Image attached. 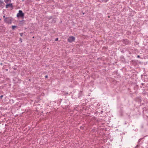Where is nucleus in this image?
Returning a JSON list of instances; mask_svg holds the SVG:
<instances>
[{"instance_id": "7", "label": "nucleus", "mask_w": 148, "mask_h": 148, "mask_svg": "<svg viewBox=\"0 0 148 148\" xmlns=\"http://www.w3.org/2000/svg\"><path fill=\"white\" fill-rule=\"evenodd\" d=\"M4 2L6 3H7L9 2H11V0H4Z\"/></svg>"}, {"instance_id": "20", "label": "nucleus", "mask_w": 148, "mask_h": 148, "mask_svg": "<svg viewBox=\"0 0 148 148\" xmlns=\"http://www.w3.org/2000/svg\"><path fill=\"white\" fill-rule=\"evenodd\" d=\"M51 17L52 18V17H50V18H51ZM50 18H50L49 19H50Z\"/></svg>"}, {"instance_id": "12", "label": "nucleus", "mask_w": 148, "mask_h": 148, "mask_svg": "<svg viewBox=\"0 0 148 148\" xmlns=\"http://www.w3.org/2000/svg\"><path fill=\"white\" fill-rule=\"evenodd\" d=\"M20 34L21 36H22L23 34L22 33H20Z\"/></svg>"}, {"instance_id": "8", "label": "nucleus", "mask_w": 148, "mask_h": 148, "mask_svg": "<svg viewBox=\"0 0 148 148\" xmlns=\"http://www.w3.org/2000/svg\"><path fill=\"white\" fill-rule=\"evenodd\" d=\"M17 27V26L15 25H13L12 26V29H14L15 28H16Z\"/></svg>"}, {"instance_id": "2", "label": "nucleus", "mask_w": 148, "mask_h": 148, "mask_svg": "<svg viewBox=\"0 0 148 148\" xmlns=\"http://www.w3.org/2000/svg\"><path fill=\"white\" fill-rule=\"evenodd\" d=\"M5 22L8 24H11L12 21V18L11 17H7L4 19Z\"/></svg>"}, {"instance_id": "17", "label": "nucleus", "mask_w": 148, "mask_h": 148, "mask_svg": "<svg viewBox=\"0 0 148 148\" xmlns=\"http://www.w3.org/2000/svg\"><path fill=\"white\" fill-rule=\"evenodd\" d=\"M121 58H124V57H123V56H121Z\"/></svg>"}, {"instance_id": "16", "label": "nucleus", "mask_w": 148, "mask_h": 148, "mask_svg": "<svg viewBox=\"0 0 148 148\" xmlns=\"http://www.w3.org/2000/svg\"><path fill=\"white\" fill-rule=\"evenodd\" d=\"M137 57L138 58H140V56L139 55H138L137 56Z\"/></svg>"}, {"instance_id": "19", "label": "nucleus", "mask_w": 148, "mask_h": 148, "mask_svg": "<svg viewBox=\"0 0 148 148\" xmlns=\"http://www.w3.org/2000/svg\"><path fill=\"white\" fill-rule=\"evenodd\" d=\"M3 17L4 18H5V16H3Z\"/></svg>"}, {"instance_id": "13", "label": "nucleus", "mask_w": 148, "mask_h": 148, "mask_svg": "<svg viewBox=\"0 0 148 148\" xmlns=\"http://www.w3.org/2000/svg\"><path fill=\"white\" fill-rule=\"evenodd\" d=\"M58 40V38H56V39H55V40L56 41H57Z\"/></svg>"}, {"instance_id": "18", "label": "nucleus", "mask_w": 148, "mask_h": 148, "mask_svg": "<svg viewBox=\"0 0 148 148\" xmlns=\"http://www.w3.org/2000/svg\"><path fill=\"white\" fill-rule=\"evenodd\" d=\"M144 83H142L141 84V85H142V86L144 85Z\"/></svg>"}, {"instance_id": "1", "label": "nucleus", "mask_w": 148, "mask_h": 148, "mask_svg": "<svg viewBox=\"0 0 148 148\" xmlns=\"http://www.w3.org/2000/svg\"><path fill=\"white\" fill-rule=\"evenodd\" d=\"M142 139H144V140L145 139L146 140H147V139H148V136H145L143 138H140L139 139L138 142V144L134 148H139L140 147V142Z\"/></svg>"}, {"instance_id": "5", "label": "nucleus", "mask_w": 148, "mask_h": 148, "mask_svg": "<svg viewBox=\"0 0 148 148\" xmlns=\"http://www.w3.org/2000/svg\"><path fill=\"white\" fill-rule=\"evenodd\" d=\"M3 1L4 0H0V7H3V5H4Z\"/></svg>"}, {"instance_id": "15", "label": "nucleus", "mask_w": 148, "mask_h": 148, "mask_svg": "<svg viewBox=\"0 0 148 148\" xmlns=\"http://www.w3.org/2000/svg\"><path fill=\"white\" fill-rule=\"evenodd\" d=\"M45 78H47L48 77V76L47 75H46L45 76Z\"/></svg>"}, {"instance_id": "9", "label": "nucleus", "mask_w": 148, "mask_h": 148, "mask_svg": "<svg viewBox=\"0 0 148 148\" xmlns=\"http://www.w3.org/2000/svg\"><path fill=\"white\" fill-rule=\"evenodd\" d=\"M102 1L103 2H107L108 1V0H102Z\"/></svg>"}, {"instance_id": "10", "label": "nucleus", "mask_w": 148, "mask_h": 148, "mask_svg": "<svg viewBox=\"0 0 148 148\" xmlns=\"http://www.w3.org/2000/svg\"><path fill=\"white\" fill-rule=\"evenodd\" d=\"M146 143L148 144V139H147V140H146Z\"/></svg>"}, {"instance_id": "3", "label": "nucleus", "mask_w": 148, "mask_h": 148, "mask_svg": "<svg viewBox=\"0 0 148 148\" xmlns=\"http://www.w3.org/2000/svg\"><path fill=\"white\" fill-rule=\"evenodd\" d=\"M24 15V13L22 11L19 10L18 11V13L17 14L16 16L17 17H23Z\"/></svg>"}, {"instance_id": "14", "label": "nucleus", "mask_w": 148, "mask_h": 148, "mask_svg": "<svg viewBox=\"0 0 148 148\" xmlns=\"http://www.w3.org/2000/svg\"><path fill=\"white\" fill-rule=\"evenodd\" d=\"M3 97V95H1V96H0V98H2Z\"/></svg>"}, {"instance_id": "4", "label": "nucleus", "mask_w": 148, "mask_h": 148, "mask_svg": "<svg viewBox=\"0 0 148 148\" xmlns=\"http://www.w3.org/2000/svg\"><path fill=\"white\" fill-rule=\"evenodd\" d=\"M75 38L73 36H70L68 39V41L69 42H72L74 41Z\"/></svg>"}, {"instance_id": "11", "label": "nucleus", "mask_w": 148, "mask_h": 148, "mask_svg": "<svg viewBox=\"0 0 148 148\" xmlns=\"http://www.w3.org/2000/svg\"><path fill=\"white\" fill-rule=\"evenodd\" d=\"M20 41L21 42H22V39L21 38H20Z\"/></svg>"}, {"instance_id": "6", "label": "nucleus", "mask_w": 148, "mask_h": 148, "mask_svg": "<svg viewBox=\"0 0 148 148\" xmlns=\"http://www.w3.org/2000/svg\"><path fill=\"white\" fill-rule=\"evenodd\" d=\"M9 7L11 8L12 9L13 8V6L12 3L8 4L6 5V8H8Z\"/></svg>"}]
</instances>
